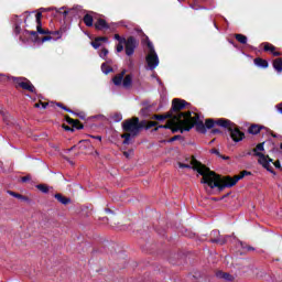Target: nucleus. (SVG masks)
Instances as JSON below:
<instances>
[{
    "instance_id": "11",
    "label": "nucleus",
    "mask_w": 282,
    "mask_h": 282,
    "mask_svg": "<svg viewBox=\"0 0 282 282\" xmlns=\"http://www.w3.org/2000/svg\"><path fill=\"white\" fill-rule=\"evenodd\" d=\"M41 17H43V13L37 12L35 14V21L37 23L36 30H37V34H52V31L50 30H44L41 28Z\"/></svg>"
},
{
    "instance_id": "45",
    "label": "nucleus",
    "mask_w": 282,
    "mask_h": 282,
    "mask_svg": "<svg viewBox=\"0 0 282 282\" xmlns=\"http://www.w3.org/2000/svg\"><path fill=\"white\" fill-rule=\"evenodd\" d=\"M22 182H30V176H23Z\"/></svg>"
},
{
    "instance_id": "34",
    "label": "nucleus",
    "mask_w": 282,
    "mask_h": 282,
    "mask_svg": "<svg viewBox=\"0 0 282 282\" xmlns=\"http://www.w3.org/2000/svg\"><path fill=\"white\" fill-rule=\"evenodd\" d=\"M115 41H118L119 43H127V39L121 37L119 34H115Z\"/></svg>"
},
{
    "instance_id": "16",
    "label": "nucleus",
    "mask_w": 282,
    "mask_h": 282,
    "mask_svg": "<svg viewBox=\"0 0 282 282\" xmlns=\"http://www.w3.org/2000/svg\"><path fill=\"white\" fill-rule=\"evenodd\" d=\"M253 63H254V65H256L257 67H262V69L268 68V61H265V59L256 58V59L253 61Z\"/></svg>"
},
{
    "instance_id": "56",
    "label": "nucleus",
    "mask_w": 282,
    "mask_h": 282,
    "mask_svg": "<svg viewBox=\"0 0 282 282\" xmlns=\"http://www.w3.org/2000/svg\"><path fill=\"white\" fill-rule=\"evenodd\" d=\"M213 235H218V231H213Z\"/></svg>"
},
{
    "instance_id": "57",
    "label": "nucleus",
    "mask_w": 282,
    "mask_h": 282,
    "mask_svg": "<svg viewBox=\"0 0 282 282\" xmlns=\"http://www.w3.org/2000/svg\"><path fill=\"white\" fill-rule=\"evenodd\" d=\"M63 109H65L67 111V108L63 107Z\"/></svg>"
},
{
    "instance_id": "3",
    "label": "nucleus",
    "mask_w": 282,
    "mask_h": 282,
    "mask_svg": "<svg viewBox=\"0 0 282 282\" xmlns=\"http://www.w3.org/2000/svg\"><path fill=\"white\" fill-rule=\"evenodd\" d=\"M139 122L138 118L128 119L122 122V129L127 132L121 135V138L124 139L123 144H129V142H131V138H135V135L140 133Z\"/></svg>"
},
{
    "instance_id": "51",
    "label": "nucleus",
    "mask_w": 282,
    "mask_h": 282,
    "mask_svg": "<svg viewBox=\"0 0 282 282\" xmlns=\"http://www.w3.org/2000/svg\"><path fill=\"white\" fill-rule=\"evenodd\" d=\"M93 138H95V140H99V142L100 140H102V137H93Z\"/></svg>"
},
{
    "instance_id": "43",
    "label": "nucleus",
    "mask_w": 282,
    "mask_h": 282,
    "mask_svg": "<svg viewBox=\"0 0 282 282\" xmlns=\"http://www.w3.org/2000/svg\"><path fill=\"white\" fill-rule=\"evenodd\" d=\"M0 116H2V118H3L4 121L8 120V116H6V113H3V111H0Z\"/></svg>"
},
{
    "instance_id": "29",
    "label": "nucleus",
    "mask_w": 282,
    "mask_h": 282,
    "mask_svg": "<svg viewBox=\"0 0 282 282\" xmlns=\"http://www.w3.org/2000/svg\"><path fill=\"white\" fill-rule=\"evenodd\" d=\"M101 72L104 74H110V72H113V68H111L107 63L101 64Z\"/></svg>"
},
{
    "instance_id": "24",
    "label": "nucleus",
    "mask_w": 282,
    "mask_h": 282,
    "mask_svg": "<svg viewBox=\"0 0 282 282\" xmlns=\"http://www.w3.org/2000/svg\"><path fill=\"white\" fill-rule=\"evenodd\" d=\"M261 131V127L253 124L249 128V133H251L252 135H257V133H259Z\"/></svg>"
},
{
    "instance_id": "14",
    "label": "nucleus",
    "mask_w": 282,
    "mask_h": 282,
    "mask_svg": "<svg viewBox=\"0 0 282 282\" xmlns=\"http://www.w3.org/2000/svg\"><path fill=\"white\" fill-rule=\"evenodd\" d=\"M274 50H275L274 45L270 43H264V52H272L273 56H281V53Z\"/></svg>"
},
{
    "instance_id": "58",
    "label": "nucleus",
    "mask_w": 282,
    "mask_h": 282,
    "mask_svg": "<svg viewBox=\"0 0 282 282\" xmlns=\"http://www.w3.org/2000/svg\"><path fill=\"white\" fill-rule=\"evenodd\" d=\"M82 119L85 118L84 116L80 117Z\"/></svg>"
},
{
    "instance_id": "32",
    "label": "nucleus",
    "mask_w": 282,
    "mask_h": 282,
    "mask_svg": "<svg viewBox=\"0 0 282 282\" xmlns=\"http://www.w3.org/2000/svg\"><path fill=\"white\" fill-rule=\"evenodd\" d=\"M94 50H98L100 47V39L96 37L94 42L90 43Z\"/></svg>"
},
{
    "instance_id": "30",
    "label": "nucleus",
    "mask_w": 282,
    "mask_h": 282,
    "mask_svg": "<svg viewBox=\"0 0 282 282\" xmlns=\"http://www.w3.org/2000/svg\"><path fill=\"white\" fill-rule=\"evenodd\" d=\"M40 10H41V12H50L51 10H55L56 12H58L61 14L63 12V10H65V7H62L59 9H56V8H48V9L42 8Z\"/></svg>"
},
{
    "instance_id": "38",
    "label": "nucleus",
    "mask_w": 282,
    "mask_h": 282,
    "mask_svg": "<svg viewBox=\"0 0 282 282\" xmlns=\"http://www.w3.org/2000/svg\"><path fill=\"white\" fill-rule=\"evenodd\" d=\"M273 166H275V169H280V171H282L281 162H280V161H275V162L273 163Z\"/></svg>"
},
{
    "instance_id": "6",
    "label": "nucleus",
    "mask_w": 282,
    "mask_h": 282,
    "mask_svg": "<svg viewBox=\"0 0 282 282\" xmlns=\"http://www.w3.org/2000/svg\"><path fill=\"white\" fill-rule=\"evenodd\" d=\"M147 47H148V55L145 56L148 69L153 70L158 65H160V57H158V53L155 52V47L153 43L148 40L147 37Z\"/></svg>"
},
{
    "instance_id": "26",
    "label": "nucleus",
    "mask_w": 282,
    "mask_h": 282,
    "mask_svg": "<svg viewBox=\"0 0 282 282\" xmlns=\"http://www.w3.org/2000/svg\"><path fill=\"white\" fill-rule=\"evenodd\" d=\"M218 120H219V119H217L216 121L213 120V119H207L206 122H205V127H206L207 129H213V128L215 127V124H217V121H218Z\"/></svg>"
},
{
    "instance_id": "27",
    "label": "nucleus",
    "mask_w": 282,
    "mask_h": 282,
    "mask_svg": "<svg viewBox=\"0 0 282 282\" xmlns=\"http://www.w3.org/2000/svg\"><path fill=\"white\" fill-rule=\"evenodd\" d=\"M69 124H73L75 129H83V124L78 120L68 119Z\"/></svg>"
},
{
    "instance_id": "12",
    "label": "nucleus",
    "mask_w": 282,
    "mask_h": 282,
    "mask_svg": "<svg viewBox=\"0 0 282 282\" xmlns=\"http://www.w3.org/2000/svg\"><path fill=\"white\" fill-rule=\"evenodd\" d=\"M217 279H224L225 281H235V276L230 275V273H226L224 271L216 272Z\"/></svg>"
},
{
    "instance_id": "17",
    "label": "nucleus",
    "mask_w": 282,
    "mask_h": 282,
    "mask_svg": "<svg viewBox=\"0 0 282 282\" xmlns=\"http://www.w3.org/2000/svg\"><path fill=\"white\" fill-rule=\"evenodd\" d=\"M84 23H85V25H87V28H91L94 25V17L91 14L87 13L84 17Z\"/></svg>"
},
{
    "instance_id": "42",
    "label": "nucleus",
    "mask_w": 282,
    "mask_h": 282,
    "mask_svg": "<svg viewBox=\"0 0 282 282\" xmlns=\"http://www.w3.org/2000/svg\"><path fill=\"white\" fill-rule=\"evenodd\" d=\"M29 34H31V36H39V33L36 31H31L29 32Z\"/></svg>"
},
{
    "instance_id": "47",
    "label": "nucleus",
    "mask_w": 282,
    "mask_h": 282,
    "mask_svg": "<svg viewBox=\"0 0 282 282\" xmlns=\"http://www.w3.org/2000/svg\"><path fill=\"white\" fill-rule=\"evenodd\" d=\"M180 135H175L171 139V142H175V140H178Z\"/></svg>"
},
{
    "instance_id": "35",
    "label": "nucleus",
    "mask_w": 282,
    "mask_h": 282,
    "mask_svg": "<svg viewBox=\"0 0 282 282\" xmlns=\"http://www.w3.org/2000/svg\"><path fill=\"white\" fill-rule=\"evenodd\" d=\"M47 41H54V36H52L51 34L50 35H46L42 39V43H47Z\"/></svg>"
},
{
    "instance_id": "49",
    "label": "nucleus",
    "mask_w": 282,
    "mask_h": 282,
    "mask_svg": "<svg viewBox=\"0 0 282 282\" xmlns=\"http://www.w3.org/2000/svg\"><path fill=\"white\" fill-rule=\"evenodd\" d=\"M65 131H72V128H69L68 126H64Z\"/></svg>"
},
{
    "instance_id": "19",
    "label": "nucleus",
    "mask_w": 282,
    "mask_h": 282,
    "mask_svg": "<svg viewBox=\"0 0 282 282\" xmlns=\"http://www.w3.org/2000/svg\"><path fill=\"white\" fill-rule=\"evenodd\" d=\"M13 22H14V25H15V34H20V32H21V23H23V20H21V18H19V17H15Z\"/></svg>"
},
{
    "instance_id": "52",
    "label": "nucleus",
    "mask_w": 282,
    "mask_h": 282,
    "mask_svg": "<svg viewBox=\"0 0 282 282\" xmlns=\"http://www.w3.org/2000/svg\"><path fill=\"white\" fill-rule=\"evenodd\" d=\"M213 133H219V130L214 129V130H213Z\"/></svg>"
},
{
    "instance_id": "46",
    "label": "nucleus",
    "mask_w": 282,
    "mask_h": 282,
    "mask_svg": "<svg viewBox=\"0 0 282 282\" xmlns=\"http://www.w3.org/2000/svg\"><path fill=\"white\" fill-rule=\"evenodd\" d=\"M278 111L282 113V104L278 105Z\"/></svg>"
},
{
    "instance_id": "31",
    "label": "nucleus",
    "mask_w": 282,
    "mask_h": 282,
    "mask_svg": "<svg viewBox=\"0 0 282 282\" xmlns=\"http://www.w3.org/2000/svg\"><path fill=\"white\" fill-rule=\"evenodd\" d=\"M112 122H121L122 121V113H115L111 117Z\"/></svg>"
},
{
    "instance_id": "22",
    "label": "nucleus",
    "mask_w": 282,
    "mask_h": 282,
    "mask_svg": "<svg viewBox=\"0 0 282 282\" xmlns=\"http://www.w3.org/2000/svg\"><path fill=\"white\" fill-rule=\"evenodd\" d=\"M273 67L275 72H282V59L281 58L274 59Z\"/></svg>"
},
{
    "instance_id": "23",
    "label": "nucleus",
    "mask_w": 282,
    "mask_h": 282,
    "mask_svg": "<svg viewBox=\"0 0 282 282\" xmlns=\"http://www.w3.org/2000/svg\"><path fill=\"white\" fill-rule=\"evenodd\" d=\"M53 36V41H58L63 39V31H51L50 33Z\"/></svg>"
},
{
    "instance_id": "13",
    "label": "nucleus",
    "mask_w": 282,
    "mask_h": 282,
    "mask_svg": "<svg viewBox=\"0 0 282 282\" xmlns=\"http://www.w3.org/2000/svg\"><path fill=\"white\" fill-rule=\"evenodd\" d=\"M95 28L96 30H109V24H107V21H105L104 19H99L95 23Z\"/></svg>"
},
{
    "instance_id": "44",
    "label": "nucleus",
    "mask_w": 282,
    "mask_h": 282,
    "mask_svg": "<svg viewBox=\"0 0 282 282\" xmlns=\"http://www.w3.org/2000/svg\"><path fill=\"white\" fill-rule=\"evenodd\" d=\"M210 153H214L215 155H219V150L214 149L210 151Z\"/></svg>"
},
{
    "instance_id": "10",
    "label": "nucleus",
    "mask_w": 282,
    "mask_h": 282,
    "mask_svg": "<svg viewBox=\"0 0 282 282\" xmlns=\"http://www.w3.org/2000/svg\"><path fill=\"white\" fill-rule=\"evenodd\" d=\"M188 104L186 102V100H182V99H174L172 101V111H180L182 109H184Z\"/></svg>"
},
{
    "instance_id": "48",
    "label": "nucleus",
    "mask_w": 282,
    "mask_h": 282,
    "mask_svg": "<svg viewBox=\"0 0 282 282\" xmlns=\"http://www.w3.org/2000/svg\"><path fill=\"white\" fill-rule=\"evenodd\" d=\"M62 14H64V17H67L69 14V11L65 10L64 12H62Z\"/></svg>"
},
{
    "instance_id": "18",
    "label": "nucleus",
    "mask_w": 282,
    "mask_h": 282,
    "mask_svg": "<svg viewBox=\"0 0 282 282\" xmlns=\"http://www.w3.org/2000/svg\"><path fill=\"white\" fill-rule=\"evenodd\" d=\"M8 193L11 195V197H15V199H21V202H30V198H28V196H23L21 194H17V193H14L12 191H9Z\"/></svg>"
},
{
    "instance_id": "25",
    "label": "nucleus",
    "mask_w": 282,
    "mask_h": 282,
    "mask_svg": "<svg viewBox=\"0 0 282 282\" xmlns=\"http://www.w3.org/2000/svg\"><path fill=\"white\" fill-rule=\"evenodd\" d=\"M226 237L219 236L218 238L212 239V243H219L220 246H224L226 243Z\"/></svg>"
},
{
    "instance_id": "28",
    "label": "nucleus",
    "mask_w": 282,
    "mask_h": 282,
    "mask_svg": "<svg viewBox=\"0 0 282 282\" xmlns=\"http://www.w3.org/2000/svg\"><path fill=\"white\" fill-rule=\"evenodd\" d=\"M36 189L41 191V193H50V186L45 184H39L36 185Z\"/></svg>"
},
{
    "instance_id": "9",
    "label": "nucleus",
    "mask_w": 282,
    "mask_h": 282,
    "mask_svg": "<svg viewBox=\"0 0 282 282\" xmlns=\"http://www.w3.org/2000/svg\"><path fill=\"white\" fill-rule=\"evenodd\" d=\"M126 45V54L127 56H133L135 53V47H138V40L135 37L130 36L123 42Z\"/></svg>"
},
{
    "instance_id": "54",
    "label": "nucleus",
    "mask_w": 282,
    "mask_h": 282,
    "mask_svg": "<svg viewBox=\"0 0 282 282\" xmlns=\"http://www.w3.org/2000/svg\"><path fill=\"white\" fill-rule=\"evenodd\" d=\"M35 107L39 108V107H41V105L40 104H35Z\"/></svg>"
},
{
    "instance_id": "41",
    "label": "nucleus",
    "mask_w": 282,
    "mask_h": 282,
    "mask_svg": "<svg viewBox=\"0 0 282 282\" xmlns=\"http://www.w3.org/2000/svg\"><path fill=\"white\" fill-rule=\"evenodd\" d=\"M131 153H133V151L123 152V155H124L126 158H130V156H131Z\"/></svg>"
},
{
    "instance_id": "1",
    "label": "nucleus",
    "mask_w": 282,
    "mask_h": 282,
    "mask_svg": "<svg viewBox=\"0 0 282 282\" xmlns=\"http://www.w3.org/2000/svg\"><path fill=\"white\" fill-rule=\"evenodd\" d=\"M178 166L181 169H193L194 171H197V173L203 176V184H207L209 188H218V191L232 188L239 180H243L245 175H250V172L242 171L239 175L234 176V178L230 176L221 177L215 174V172H212L204 164L199 163V161L193 156L187 160V163H178Z\"/></svg>"
},
{
    "instance_id": "8",
    "label": "nucleus",
    "mask_w": 282,
    "mask_h": 282,
    "mask_svg": "<svg viewBox=\"0 0 282 282\" xmlns=\"http://www.w3.org/2000/svg\"><path fill=\"white\" fill-rule=\"evenodd\" d=\"M12 80L18 87H21L22 89H26V91H31L34 94L36 89L34 88V85L30 80L23 77H12Z\"/></svg>"
},
{
    "instance_id": "53",
    "label": "nucleus",
    "mask_w": 282,
    "mask_h": 282,
    "mask_svg": "<svg viewBox=\"0 0 282 282\" xmlns=\"http://www.w3.org/2000/svg\"><path fill=\"white\" fill-rule=\"evenodd\" d=\"M43 109L47 107V104H42Z\"/></svg>"
},
{
    "instance_id": "40",
    "label": "nucleus",
    "mask_w": 282,
    "mask_h": 282,
    "mask_svg": "<svg viewBox=\"0 0 282 282\" xmlns=\"http://www.w3.org/2000/svg\"><path fill=\"white\" fill-rule=\"evenodd\" d=\"M58 32H62V36H63V34H65V32H67V28H61V29L58 30Z\"/></svg>"
},
{
    "instance_id": "33",
    "label": "nucleus",
    "mask_w": 282,
    "mask_h": 282,
    "mask_svg": "<svg viewBox=\"0 0 282 282\" xmlns=\"http://www.w3.org/2000/svg\"><path fill=\"white\" fill-rule=\"evenodd\" d=\"M109 54V50L102 48L99 53L100 58H104V61L107 58V55Z\"/></svg>"
},
{
    "instance_id": "5",
    "label": "nucleus",
    "mask_w": 282,
    "mask_h": 282,
    "mask_svg": "<svg viewBox=\"0 0 282 282\" xmlns=\"http://www.w3.org/2000/svg\"><path fill=\"white\" fill-rule=\"evenodd\" d=\"M264 143H259L252 151L253 155L258 159V162L263 166V169H267L269 173H272L273 175H276V173L272 170V165L270 164L272 162V159L270 156L263 154V151H265Z\"/></svg>"
},
{
    "instance_id": "7",
    "label": "nucleus",
    "mask_w": 282,
    "mask_h": 282,
    "mask_svg": "<svg viewBox=\"0 0 282 282\" xmlns=\"http://www.w3.org/2000/svg\"><path fill=\"white\" fill-rule=\"evenodd\" d=\"M126 72L123 70L121 74L113 77L115 85H122L126 89H129L133 83V77L131 75H127L124 77Z\"/></svg>"
},
{
    "instance_id": "2",
    "label": "nucleus",
    "mask_w": 282,
    "mask_h": 282,
    "mask_svg": "<svg viewBox=\"0 0 282 282\" xmlns=\"http://www.w3.org/2000/svg\"><path fill=\"white\" fill-rule=\"evenodd\" d=\"M193 113L194 116L191 113V111L177 112L170 120H167L166 124L156 127L154 131H158L159 129H171L172 133H177V131L184 133V131H189L193 129V127H196V131L206 133L204 120H202L199 113Z\"/></svg>"
},
{
    "instance_id": "37",
    "label": "nucleus",
    "mask_w": 282,
    "mask_h": 282,
    "mask_svg": "<svg viewBox=\"0 0 282 282\" xmlns=\"http://www.w3.org/2000/svg\"><path fill=\"white\" fill-rule=\"evenodd\" d=\"M153 127H158V122H155V121H148L147 122V129H151Z\"/></svg>"
},
{
    "instance_id": "15",
    "label": "nucleus",
    "mask_w": 282,
    "mask_h": 282,
    "mask_svg": "<svg viewBox=\"0 0 282 282\" xmlns=\"http://www.w3.org/2000/svg\"><path fill=\"white\" fill-rule=\"evenodd\" d=\"M166 118H173V113L167 112L165 115H154L152 117V120H159L160 122L166 120Z\"/></svg>"
},
{
    "instance_id": "21",
    "label": "nucleus",
    "mask_w": 282,
    "mask_h": 282,
    "mask_svg": "<svg viewBox=\"0 0 282 282\" xmlns=\"http://www.w3.org/2000/svg\"><path fill=\"white\" fill-rule=\"evenodd\" d=\"M236 41H238V43H241L242 45H246V43H248V37L243 34H236Z\"/></svg>"
},
{
    "instance_id": "39",
    "label": "nucleus",
    "mask_w": 282,
    "mask_h": 282,
    "mask_svg": "<svg viewBox=\"0 0 282 282\" xmlns=\"http://www.w3.org/2000/svg\"><path fill=\"white\" fill-rule=\"evenodd\" d=\"M99 42L109 43V40L107 37H98Z\"/></svg>"
},
{
    "instance_id": "36",
    "label": "nucleus",
    "mask_w": 282,
    "mask_h": 282,
    "mask_svg": "<svg viewBox=\"0 0 282 282\" xmlns=\"http://www.w3.org/2000/svg\"><path fill=\"white\" fill-rule=\"evenodd\" d=\"M122 50H124V43L119 42L117 44V52H118V54H120V52H122Z\"/></svg>"
},
{
    "instance_id": "20",
    "label": "nucleus",
    "mask_w": 282,
    "mask_h": 282,
    "mask_svg": "<svg viewBox=\"0 0 282 282\" xmlns=\"http://www.w3.org/2000/svg\"><path fill=\"white\" fill-rule=\"evenodd\" d=\"M55 199L59 202V204L67 205L69 204L70 199L61 195V194H55Z\"/></svg>"
},
{
    "instance_id": "55",
    "label": "nucleus",
    "mask_w": 282,
    "mask_h": 282,
    "mask_svg": "<svg viewBox=\"0 0 282 282\" xmlns=\"http://www.w3.org/2000/svg\"><path fill=\"white\" fill-rule=\"evenodd\" d=\"M106 213H111V209H106Z\"/></svg>"
},
{
    "instance_id": "4",
    "label": "nucleus",
    "mask_w": 282,
    "mask_h": 282,
    "mask_svg": "<svg viewBox=\"0 0 282 282\" xmlns=\"http://www.w3.org/2000/svg\"><path fill=\"white\" fill-rule=\"evenodd\" d=\"M218 127H223L224 129H228L229 133H230V138L234 140V142H241V140H243V132L240 131L239 128H237V126L228 120V119H219L217 121Z\"/></svg>"
},
{
    "instance_id": "50",
    "label": "nucleus",
    "mask_w": 282,
    "mask_h": 282,
    "mask_svg": "<svg viewBox=\"0 0 282 282\" xmlns=\"http://www.w3.org/2000/svg\"><path fill=\"white\" fill-rule=\"evenodd\" d=\"M128 65H129V67H131L133 65V59H129Z\"/></svg>"
}]
</instances>
